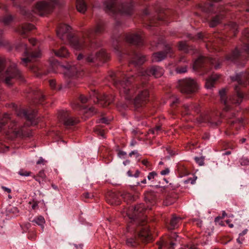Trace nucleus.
<instances>
[{"label": "nucleus", "mask_w": 249, "mask_h": 249, "mask_svg": "<svg viewBox=\"0 0 249 249\" xmlns=\"http://www.w3.org/2000/svg\"><path fill=\"white\" fill-rule=\"evenodd\" d=\"M219 78V76L216 74H213L211 77L208 78L205 83V87L207 89H211L213 87L215 82Z\"/></svg>", "instance_id": "nucleus-18"}, {"label": "nucleus", "mask_w": 249, "mask_h": 249, "mask_svg": "<svg viewBox=\"0 0 249 249\" xmlns=\"http://www.w3.org/2000/svg\"><path fill=\"white\" fill-rule=\"evenodd\" d=\"M161 128L160 126H156L155 128L149 130V133L153 134H158L161 131Z\"/></svg>", "instance_id": "nucleus-39"}, {"label": "nucleus", "mask_w": 249, "mask_h": 249, "mask_svg": "<svg viewBox=\"0 0 249 249\" xmlns=\"http://www.w3.org/2000/svg\"><path fill=\"white\" fill-rule=\"evenodd\" d=\"M34 29V26L33 25L28 24L23 26L19 32L21 35H24Z\"/></svg>", "instance_id": "nucleus-25"}, {"label": "nucleus", "mask_w": 249, "mask_h": 249, "mask_svg": "<svg viewBox=\"0 0 249 249\" xmlns=\"http://www.w3.org/2000/svg\"><path fill=\"white\" fill-rule=\"evenodd\" d=\"M249 164V160L246 159H242L241 161V164L243 165H246Z\"/></svg>", "instance_id": "nucleus-57"}, {"label": "nucleus", "mask_w": 249, "mask_h": 249, "mask_svg": "<svg viewBox=\"0 0 249 249\" xmlns=\"http://www.w3.org/2000/svg\"><path fill=\"white\" fill-rule=\"evenodd\" d=\"M146 60V59L144 56L140 54H136L131 61V63L134 64L135 66H138L142 65Z\"/></svg>", "instance_id": "nucleus-16"}, {"label": "nucleus", "mask_w": 249, "mask_h": 249, "mask_svg": "<svg viewBox=\"0 0 249 249\" xmlns=\"http://www.w3.org/2000/svg\"><path fill=\"white\" fill-rule=\"evenodd\" d=\"M196 178V177H194L193 178H189L185 181V182L186 183H191L193 184L195 183Z\"/></svg>", "instance_id": "nucleus-45"}, {"label": "nucleus", "mask_w": 249, "mask_h": 249, "mask_svg": "<svg viewBox=\"0 0 249 249\" xmlns=\"http://www.w3.org/2000/svg\"><path fill=\"white\" fill-rule=\"evenodd\" d=\"M169 173V169L168 168H165V169L162 170L160 172V174L161 175H166Z\"/></svg>", "instance_id": "nucleus-53"}, {"label": "nucleus", "mask_w": 249, "mask_h": 249, "mask_svg": "<svg viewBox=\"0 0 249 249\" xmlns=\"http://www.w3.org/2000/svg\"><path fill=\"white\" fill-rule=\"evenodd\" d=\"M219 94L220 96V99L222 102L224 103L225 105L227 104V98L226 96V89H223L219 91Z\"/></svg>", "instance_id": "nucleus-34"}, {"label": "nucleus", "mask_w": 249, "mask_h": 249, "mask_svg": "<svg viewBox=\"0 0 249 249\" xmlns=\"http://www.w3.org/2000/svg\"><path fill=\"white\" fill-rule=\"evenodd\" d=\"M248 231L247 229L244 230L241 233L239 234V237L237 239V241L239 244H242V241L244 240V238H243L242 236L246 234Z\"/></svg>", "instance_id": "nucleus-37"}, {"label": "nucleus", "mask_w": 249, "mask_h": 249, "mask_svg": "<svg viewBox=\"0 0 249 249\" xmlns=\"http://www.w3.org/2000/svg\"><path fill=\"white\" fill-rule=\"evenodd\" d=\"M9 213H13L15 214H17L18 213V209L16 207H12L8 210Z\"/></svg>", "instance_id": "nucleus-48"}, {"label": "nucleus", "mask_w": 249, "mask_h": 249, "mask_svg": "<svg viewBox=\"0 0 249 249\" xmlns=\"http://www.w3.org/2000/svg\"><path fill=\"white\" fill-rule=\"evenodd\" d=\"M21 111L23 116H25L27 120L30 121L31 122L33 121L36 114V111H34L32 114H29L27 110L24 109L22 110Z\"/></svg>", "instance_id": "nucleus-28"}, {"label": "nucleus", "mask_w": 249, "mask_h": 249, "mask_svg": "<svg viewBox=\"0 0 249 249\" xmlns=\"http://www.w3.org/2000/svg\"><path fill=\"white\" fill-rule=\"evenodd\" d=\"M181 220V218L180 217H178L175 215H173L170 221L169 229L174 230L176 228H177L178 227L179 223H180Z\"/></svg>", "instance_id": "nucleus-17"}, {"label": "nucleus", "mask_w": 249, "mask_h": 249, "mask_svg": "<svg viewBox=\"0 0 249 249\" xmlns=\"http://www.w3.org/2000/svg\"><path fill=\"white\" fill-rule=\"evenodd\" d=\"M113 98L110 99V97L107 95H104L100 100L99 103L103 107H106L113 102Z\"/></svg>", "instance_id": "nucleus-22"}, {"label": "nucleus", "mask_w": 249, "mask_h": 249, "mask_svg": "<svg viewBox=\"0 0 249 249\" xmlns=\"http://www.w3.org/2000/svg\"><path fill=\"white\" fill-rule=\"evenodd\" d=\"M71 27L67 24H61L57 30V36L62 40H66L75 50L83 48L85 41L83 38L73 37L71 34Z\"/></svg>", "instance_id": "nucleus-2"}, {"label": "nucleus", "mask_w": 249, "mask_h": 249, "mask_svg": "<svg viewBox=\"0 0 249 249\" xmlns=\"http://www.w3.org/2000/svg\"><path fill=\"white\" fill-rule=\"evenodd\" d=\"M142 163L146 167H150L151 166L150 163L148 161L147 159H144L142 160Z\"/></svg>", "instance_id": "nucleus-51"}, {"label": "nucleus", "mask_w": 249, "mask_h": 249, "mask_svg": "<svg viewBox=\"0 0 249 249\" xmlns=\"http://www.w3.org/2000/svg\"><path fill=\"white\" fill-rule=\"evenodd\" d=\"M139 239L138 237H134L128 238L126 240V244L127 246L132 247H135L139 244Z\"/></svg>", "instance_id": "nucleus-23"}, {"label": "nucleus", "mask_w": 249, "mask_h": 249, "mask_svg": "<svg viewBox=\"0 0 249 249\" xmlns=\"http://www.w3.org/2000/svg\"><path fill=\"white\" fill-rule=\"evenodd\" d=\"M77 72V68L75 66H70L67 68L66 71L65 72V74L69 77H71L76 74Z\"/></svg>", "instance_id": "nucleus-24"}, {"label": "nucleus", "mask_w": 249, "mask_h": 249, "mask_svg": "<svg viewBox=\"0 0 249 249\" xmlns=\"http://www.w3.org/2000/svg\"><path fill=\"white\" fill-rule=\"evenodd\" d=\"M115 85L120 95L128 101L133 99L134 104L137 107L142 106L148 100L149 91L143 86L132 87L131 82L127 79L115 82Z\"/></svg>", "instance_id": "nucleus-1"}, {"label": "nucleus", "mask_w": 249, "mask_h": 249, "mask_svg": "<svg viewBox=\"0 0 249 249\" xmlns=\"http://www.w3.org/2000/svg\"><path fill=\"white\" fill-rule=\"evenodd\" d=\"M104 30V24L103 22L97 23L94 30H91V32H94L96 34L101 33Z\"/></svg>", "instance_id": "nucleus-29"}, {"label": "nucleus", "mask_w": 249, "mask_h": 249, "mask_svg": "<svg viewBox=\"0 0 249 249\" xmlns=\"http://www.w3.org/2000/svg\"><path fill=\"white\" fill-rule=\"evenodd\" d=\"M244 50L247 52L248 53H249V45H246L244 46Z\"/></svg>", "instance_id": "nucleus-63"}, {"label": "nucleus", "mask_w": 249, "mask_h": 249, "mask_svg": "<svg viewBox=\"0 0 249 249\" xmlns=\"http://www.w3.org/2000/svg\"><path fill=\"white\" fill-rule=\"evenodd\" d=\"M32 222L35 223L37 225L41 226L42 228H44V225L45 223V220L44 218L39 215L36 217L33 221Z\"/></svg>", "instance_id": "nucleus-27"}, {"label": "nucleus", "mask_w": 249, "mask_h": 249, "mask_svg": "<svg viewBox=\"0 0 249 249\" xmlns=\"http://www.w3.org/2000/svg\"><path fill=\"white\" fill-rule=\"evenodd\" d=\"M145 209L143 204H140L136 206H131L122 213L124 217L127 216L129 219L134 220Z\"/></svg>", "instance_id": "nucleus-6"}, {"label": "nucleus", "mask_w": 249, "mask_h": 249, "mask_svg": "<svg viewBox=\"0 0 249 249\" xmlns=\"http://www.w3.org/2000/svg\"><path fill=\"white\" fill-rule=\"evenodd\" d=\"M126 155V152H124V151H120L119 152H118V156L121 158H123L124 157V156Z\"/></svg>", "instance_id": "nucleus-54"}, {"label": "nucleus", "mask_w": 249, "mask_h": 249, "mask_svg": "<svg viewBox=\"0 0 249 249\" xmlns=\"http://www.w3.org/2000/svg\"><path fill=\"white\" fill-rule=\"evenodd\" d=\"M19 174L21 176L28 177L31 175V172L21 170L19 171Z\"/></svg>", "instance_id": "nucleus-44"}, {"label": "nucleus", "mask_w": 249, "mask_h": 249, "mask_svg": "<svg viewBox=\"0 0 249 249\" xmlns=\"http://www.w3.org/2000/svg\"><path fill=\"white\" fill-rule=\"evenodd\" d=\"M79 100L82 103L85 104L88 102L89 99L87 97L84 96V95H81L79 96Z\"/></svg>", "instance_id": "nucleus-47"}, {"label": "nucleus", "mask_w": 249, "mask_h": 249, "mask_svg": "<svg viewBox=\"0 0 249 249\" xmlns=\"http://www.w3.org/2000/svg\"><path fill=\"white\" fill-rule=\"evenodd\" d=\"M122 196L126 201H134L136 198V196H133L132 194L128 192L124 193Z\"/></svg>", "instance_id": "nucleus-31"}, {"label": "nucleus", "mask_w": 249, "mask_h": 249, "mask_svg": "<svg viewBox=\"0 0 249 249\" xmlns=\"http://www.w3.org/2000/svg\"><path fill=\"white\" fill-rule=\"evenodd\" d=\"M105 6V10L106 12L109 14H115L116 12L117 4L115 0H111L107 1L104 3Z\"/></svg>", "instance_id": "nucleus-14"}, {"label": "nucleus", "mask_w": 249, "mask_h": 249, "mask_svg": "<svg viewBox=\"0 0 249 249\" xmlns=\"http://www.w3.org/2000/svg\"><path fill=\"white\" fill-rule=\"evenodd\" d=\"M11 120L10 115L7 113L3 115L1 122L0 123V130H1L2 127L4 126L5 123H7Z\"/></svg>", "instance_id": "nucleus-33"}, {"label": "nucleus", "mask_w": 249, "mask_h": 249, "mask_svg": "<svg viewBox=\"0 0 249 249\" xmlns=\"http://www.w3.org/2000/svg\"><path fill=\"white\" fill-rule=\"evenodd\" d=\"M184 109H185V114H188L190 113V108H193V106H189L188 105H185L183 106Z\"/></svg>", "instance_id": "nucleus-49"}, {"label": "nucleus", "mask_w": 249, "mask_h": 249, "mask_svg": "<svg viewBox=\"0 0 249 249\" xmlns=\"http://www.w3.org/2000/svg\"><path fill=\"white\" fill-rule=\"evenodd\" d=\"M83 196L86 199L90 198L93 196L92 195H90L88 192L84 193Z\"/></svg>", "instance_id": "nucleus-52"}, {"label": "nucleus", "mask_w": 249, "mask_h": 249, "mask_svg": "<svg viewBox=\"0 0 249 249\" xmlns=\"http://www.w3.org/2000/svg\"><path fill=\"white\" fill-rule=\"evenodd\" d=\"M164 73V70L160 66H154L142 72L140 80L146 79V76L153 75L156 78L160 77Z\"/></svg>", "instance_id": "nucleus-8"}, {"label": "nucleus", "mask_w": 249, "mask_h": 249, "mask_svg": "<svg viewBox=\"0 0 249 249\" xmlns=\"http://www.w3.org/2000/svg\"><path fill=\"white\" fill-rule=\"evenodd\" d=\"M173 51L169 45L165 46L164 52L155 53L152 56V61L153 62H160L164 59L168 55L173 53Z\"/></svg>", "instance_id": "nucleus-9"}, {"label": "nucleus", "mask_w": 249, "mask_h": 249, "mask_svg": "<svg viewBox=\"0 0 249 249\" xmlns=\"http://www.w3.org/2000/svg\"><path fill=\"white\" fill-rule=\"evenodd\" d=\"M18 79L23 80L22 73L15 64H12L5 72L4 82L7 86H11L16 80Z\"/></svg>", "instance_id": "nucleus-3"}, {"label": "nucleus", "mask_w": 249, "mask_h": 249, "mask_svg": "<svg viewBox=\"0 0 249 249\" xmlns=\"http://www.w3.org/2000/svg\"><path fill=\"white\" fill-rule=\"evenodd\" d=\"M50 85L52 89H54L55 87V81L54 80H51L50 81Z\"/></svg>", "instance_id": "nucleus-56"}, {"label": "nucleus", "mask_w": 249, "mask_h": 249, "mask_svg": "<svg viewBox=\"0 0 249 249\" xmlns=\"http://www.w3.org/2000/svg\"><path fill=\"white\" fill-rule=\"evenodd\" d=\"M16 49L19 51H20L21 50L24 51L25 56L27 57L26 58H22L21 60L22 62L24 63H27L29 62L32 61L41 56V53L39 50L32 53L31 54H29L26 45L23 43L17 45L16 46Z\"/></svg>", "instance_id": "nucleus-7"}, {"label": "nucleus", "mask_w": 249, "mask_h": 249, "mask_svg": "<svg viewBox=\"0 0 249 249\" xmlns=\"http://www.w3.org/2000/svg\"><path fill=\"white\" fill-rule=\"evenodd\" d=\"M138 238L143 242H148L150 240V234L147 228H142L138 234Z\"/></svg>", "instance_id": "nucleus-15"}, {"label": "nucleus", "mask_w": 249, "mask_h": 249, "mask_svg": "<svg viewBox=\"0 0 249 249\" xmlns=\"http://www.w3.org/2000/svg\"><path fill=\"white\" fill-rule=\"evenodd\" d=\"M178 49L180 51H183L186 53H189L190 50H193V49L192 48H190V47L187 45L186 42L182 41L179 42Z\"/></svg>", "instance_id": "nucleus-26"}, {"label": "nucleus", "mask_w": 249, "mask_h": 249, "mask_svg": "<svg viewBox=\"0 0 249 249\" xmlns=\"http://www.w3.org/2000/svg\"><path fill=\"white\" fill-rule=\"evenodd\" d=\"M152 195L151 193H146L145 194V199L146 201L151 202L153 201L154 199H153V197H152Z\"/></svg>", "instance_id": "nucleus-43"}, {"label": "nucleus", "mask_w": 249, "mask_h": 249, "mask_svg": "<svg viewBox=\"0 0 249 249\" xmlns=\"http://www.w3.org/2000/svg\"><path fill=\"white\" fill-rule=\"evenodd\" d=\"M99 123L108 124V121L106 118H102L99 120Z\"/></svg>", "instance_id": "nucleus-58"}, {"label": "nucleus", "mask_w": 249, "mask_h": 249, "mask_svg": "<svg viewBox=\"0 0 249 249\" xmlns=\"http://www.w3.org/2000/svg\"><path fill=\"white\" fill-rule=\"evenodd\" d=\"M11 20H12L11 17V16H9V17H7L4 18L2 19V22L4 24H9V23Z\"/></svg>", "instance_id": "nucleus-46"}, {"label": "nucleus", "mask_w": 249, "mask_h": 249, "mask_svg": "<svg viewBox=\"0 0 249 249\" xmlns=\"http://www.w3.org/2000/svg\"><path fill=\"white\" fill-rule=\"evenodd\" d=\"M199 122L200 123L203 122H208L210 123L212 125H217L220 124V122L214 123L211 121L210 119V117L208 115H204L203 116H201L199 119Z\"/></svg>", "instance_id": "nucleus-30"}, {"label": "nucleus", "mask_w": 249, "mask_h": 249, "mask_svg": "<svg viewBox=\"0 0 249 249\" xmlns=\"http://www.w3.org/2000/svg\"><path fill=\"white\" fill-rule=\"evenodd\" d=\"M240 55V52L236 49L232 53L231 57H229L227 58L229 60H233L235 57H237Z\"/></svg>", "instance_id": "nucleus-41"}, {"label": "nucleus", "mask_w": 249, "mask_h": 249, "mask_svg": "<svg viewBox=\"0 0 249 249\" xmlns=\"http://www.w3.org/2000/svg\"><path fill=\"white\" fill-rule=\"evenodd\" d=\"M187 248L188 249H197L194 245H187Z\"/></svg>", "instance_id": "nucleus-64"}, {"label": "nucleus", "mask_w": 249, "mask_h": 249, "mask_svg": "<svg viewBox=\"0 0 249 249\" xmlns=\"http://www.w3.org/2000/svg\"><path fill=\"white\" fill-rule=\"evenodd\" d=\"M44 160L40 157L39 159V160L36 162V163L37 164H44Z\"/></svg>", "instance_id": "nucleus-60"}, {"label": "nucleus", "mask_w": 249, "mask_h": 249, "mask_svg": "<svg viewBox=\"0 0 249 249\" xmlns=\"http://www.w3.org/2000/svg\"><path fill=\"white\" fill-rule=\"evenodd\" d=\"M158 175L155 171L149 173L147 176L148 180L156 186H158L160 184V181H158Z\"/></svg>", "instance_id": "nucleus-20"}, {"label": "nucleus", "mask_w": 249, "mask_h": 249, "mask_svg": "<svg viewBox=\"0 0 249 249\" xmlns=\"http://www.w3.org/2000/svg\"><path fill=\"white\" fill-rule=\"evenodd\" d=\"M59 118L60 121L63 122L65 125H72L78 123L77 119H73L69 116L68 112L62 110L59 113Z\"/></svg>", "instance_id": "nucleus-10"}, {"label": "nucleus", "mask_w": 249, "mask_h": 249, "mask_svg": "<svg viewBox=\"0 0 249 249\" xmlns=\"http://www.w3.org/2000/svg\"><path fill=\"white\" fill-rule=\"evenodd\" d=\"M38 202L33 200V205L32 206V208L33 210H35V209L37 208H38Z\"/></svg>", "instance_id": "nucleus-55"}, {"label": "nucleus", "mask_w": 249, "mask_h": 249, "mask_svg": "<svg viewBox=\"0 0 249 249\" xmlns=\"http://www.w3.org/2000/svg\"><path fill=\"white\" fill-rule=\"evenodd\" d=\"M105 51L101 49L95 53H91L86 57V60L89 62H94L97 60H101L106 57Z\"/></svg>", "instance_id": "nucleus-11"}, {"label": "nucleus", "mask_w": 249, "mask_h": 249, "mask_svg": "<svg viewBox=\"0 0 249 249\" xmlns=\"http://www.w3.org/2000/svg\"><path fill=\"white\" fill-rule=\"evenodd\" d=\"M2 189L5 192H7L8 193H11V190L10 188H7L6 187L2 186Z\"/></svg>", "instance_id": "nucleus-61"}, {"label": "nucleus", "mask_w": 249, "mask_h": 249, "mask_svg": "<svg viewBox=\"0 0 249 249\" xmlns=\"http://www.w3.org/2000/svg\"><path fill=\"white\" fill-rule=\"evenodd\" d=\"M55 54L60 57H67L69 55V53L65 47H61L58 51L53 50Z\"/></svg>", "instance_id": "nucleus-21"}, {"label": "nucleus", "mask_w": 249, "mask_h": 249, "mask_svg": "<svg viewBox=\"0 0 249 249\" xmlns=\"http://www.w3.org/2000/svg\"><path fill=\"white\" fill-rule=\"evenodd\" d=\"M195 160L196 162L200 166L203 165L204 164V158L202 157H196Z\"/></svg>", "instance_id": "nucleus-42"}, {"label": "nucleus", "mask_w": 249, "mask_h": 249, "mask_svg": "<svg viewBox=\"0 0 249 249\" xmlns=\"http://www.w3.org/2000/svg\"><path fill=\"white\" fill-rule=\"evenodd\" d=\"M243 97V94L242 93H239V92H237V96H236L237 99L236 101H232V103H236V104H240L242 101Z\"/></svg>", "instance_id": "nucleus-40"}, {"label": "nucleus", "mask_w": 249, "mask_h": 249, "mask_svg": "<svg viewBox=\"0 0 249 249\" xmlns=\"http://www.w3.org/2000/svg\"><path fill=\"white\" fill-rule=\"evenodd\" d=\"M46 178V176L44 173V170L40 171L37 175H35L33 176V178L36 180L38 181L39 183L40 182L39 178H41L42 180H44Z\"/></svg>", "instance_id": "nucleus-32"}, {"label": "nucleus", "mask_w": 249, "mask_h": 249, "mask_svg": "<svg viewBox=\"0 0 249 249\" xmlns=\"http://www.w3.org/2000/svg\"><path fill=\"white\" fill-rule=\"evenodd\" d=\"M187 67L186 66L181 67H177L176 69V71L177 73H183L187 72Z\"/></svg>", "instance_id": "nucleus-38"}, {"label": "nucleus", "mask_w": 249, "mask_h": 249, "mask_svg": "<svg viewBox=\"0 0 249 249\" xmlns=\"http://www.w3.org/2000/svg\"><path fill=\"white\" fill-rule=\"evenodd\" d=\"M220 18L219 16H216L210 21L209 25L211 27L216 26L220 22Z\"/></svg>", "instance_id": "nucleus-35"}, {"label": "nucleus", "mask_w": 249, "mask_h": 249, "mask_svg": "<svg viewBox=\"0 0 249 249\" xmlns=\"http://www.w3.org/2000/svg\"><path fill=\"white\" fill-rule=\"evenodd\" d=\"M56 3L55 0H44L37 2L34 12L36 14L43 16L48 14L53 9Z\"/></svg>", "instance_id": "nucleus-4"}, {"label": "nucleus", "mask_w": 249, "mask_h": 249, "mask_svg": "<svg viewBox=\"0 0 249 249\" xmlns=\"http://www.w3.org/2000/svg\"><path fill=\"white\" fill-rule=\"evenodd\" d=\"M29 41L30 43H31L33 45H35L36 44V40L34 38H31L29 39Z\"/></svg>", "instance_id": "nucleus-62"}, {"label": "nucleus", "mask_w": 249, "mask_h": 249, "mask_svg": "<svg viewBox=\"0 0 249 249\" xmlns=\"http://www.w3.org/2000/svg\"><path fill=\"white\" fill-rule=\"evenodd\" d=\"M172 103H171V106H173L174 105L178 103L179 102L178 99L176 97H173L172 99Z\"/></svg>", "instance_id": "nucleus-50"}, {"label": "nucleus", "mask_w": 249, "mask_h": 249, "mask_svg": "<svg viewBox=\"0 0 249 249\" xmlns=\"http://www.w3.org/2000/svg\"><path fill=\"white\" fill-rule=\"evenodd\" d=\"M180 90L182 93H191L197 89L196 82L191 78H186L179 81Z\"/></svg>", "instance_id": "nucleus-5"}, {"label": "nucleus", "mask_w": 249, "mask_h": 249, "mask_svg": "<svg viewBox=\"0 0 249 249\" xmlns=\"http://www.w3.org/2000/svg\"><path fill=\"white\" fill-rule=\"evenodd\" d=\"M204 61L205 58L202 56H200L195 62L194 66L196 68L200 67L201 66V64Z\"/></svg>", "instance_id": "nucleus-36"}, {"label": "nucleus", "mask_w": 249, "mask_h": 249, "mask_svg": "<svg viewBox=\"0 0 249 249\" xmlns=\"http://www.w3.org/2000/svg\"><path fill=\"white\" fill-rule=\"evenodd\" d=\"M76 7L77 11L81 13H85L87 10V6L84 0H77Z\"/></svg>", "instance_id": "nucleus-19"}, {"label": "nucleus", "mask_w": 249, "mask_h": 249, "mask_svg": "<svg viewBox=\"0 0 249 249\" xmlns=\"http://www.w3.org/2000/svg\"><path fill=\"white\" fill-rule=\"evenodd\" d=\"M133 10V4L132 2H127L122 3L120 5L118 11L120 14L130 15Z\"/></svg>", "instance_id": "nucleus-12"}, {"label": "nucleus", "mask_w": 249, "mask_h": 249, "mask_svg": "<svg viewBox=\"0 0 249 249\" xmlns=\"http://www.w3.org/2000/svg\"><path fill=\"white\" fill-rule=\"evenodd\" d=\"M126 40L130 43L135 44H139L142 42V37L138 34H130L126 36Z\"/></svg>", "instance_id": "nucleus-13"}, {"label": "nucleus", "mask_w": 249, "mask_h": 249, "mask_svg": "<svg viewBox=\"0 0 249 249\" xmlns=\"http://www.w3.org/2000/svg\"><path fill=\"white\" fill-rule=\"evenodd\" d=\"M111 197L113 198V202L112 203H116L117 204H118L119 203L118 202H117L116 200V198H115V194H114V193H112L111 194Z\"/></svg>", "instance_id": "nucleus-59"}]
</instances>
